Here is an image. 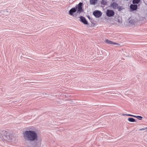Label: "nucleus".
Here are the masks:
<instances>
[{"mask_svg":"<svg viewBox=\"0 0 147 147\" xmlns=\"http://www.w3.org/2000/svg\"><path fill=\"white\" fill-rule=\"evenodd\" d=\"M23 136L26 140L34 142L38 140L37 134L34 131H26L23 133Z\"/></svg>","mask_w":147,"mask_h":147,"instance_id":"1","label":"nucleus"},{"mask_svg":"<svg viewBox=\"0 0 147 147\" xmlns=\"http://www.w3.org/2000/svg\"><path fill=\"white\" fill-rule=\"evenodd\" d=\"M82 7V3L80 2L76 6V7H73L69 10V13L73 16L76 17L77 14H80L83 11Z\"/></svg>","mask_w":147,"mask_h":147,"instance_id":"2","label":"nucleus"},{"mask_svg":"<svg viewBox=\"0 0 147 147\" xmlns=\"http://www.w3.org/2000/svg\"><path fill=\"white\" fill-rule=\"evenodd\" d=\"M14 137L11 134L8 135V132L3 129L0 130V139L3 142H12Z\"/></svg>","mask_w":147,"mask_h":147,"instance_id":"3","label":"nucleus"},{"mask_svg":"<svg viewBox=\"0 0 147 147\" xmlns=\"http://www.w3.org/2000/svg\"><path fill=\"white\" fill-rule=\"evenodd\" d=\"M27 147H40L39 144L36 141L30 142L28 144Z\"/></svg>","mask_w":147,"mask_h":147,"instance_id":"4","label":"nucleus"},{"mask_svg":"<svg viewBox=\"0 0 147 147\" xmlns=\"http://www.w3.org/2000/svg\"><path fill=\"white\" fill-rule=\"evenodd\" d=\"M106 15L109 17H111L114 16L115 15V13L113 10L108 9L106 11Z\"/></svg>","mask_w":147,"mask_h":147,"instance_id":"5","label":"nucleus"},{"mask_svg":"<svg viewBox=\"0 0 147 147\" xmlns=\"http://www.w3.org/2000/svg\"><path fill=\"white\" fill-rule=\"evenodd\" d=\"M93 14L95 17L99 18L102 15V13L100 11H96L94 12Z\"/></svg>","mask_w":147,"mask_h":147,"instance_id":"6","label":"nucleus"},{"mask_svg":"<svg viewBox=\"0 0 147 147\" xmlns=\"http://www.w3.org/2000/svg\"><path fill=\"white\" fill-rule=\"evenodd\" d=\"M110 6L112 8L114 9L118 8V5L115 2H113L111 5Z\"/></svg>","mask_w":147,"mask_h":147,"instance_id":"7","label":"nucleus"},{"mask_svg":"<svg viewBox=\"0 0 147 147\" xmlns=\"http://www.w3.org/2000/svg\"><path fill=\"white\" fill-rule=\"evenodd\" d=\"M80 21L83 22L84 24H88V22L86 20V19L83 16H80Z\"/></svg>","mask_w":147,"mask_h":147,"instance_id":"8","label":"nucleus"},{"mask_svg":"<svg viewBox=\"0 0 147 147\" xmlns=\"http://www.w3.org/2000/svg\"><path fill=\"white\" fill-rule=\"evenodd\" d=\"M105 42L109 44H113L114 45H118V44L117 43L113 42L107 39L105 40Z\"/></svg>","mask_w":147,"mask_h":147,"instance_id":"9","label":"nucleus"},{"mask_svg":"<svg viewBox=\"0 0 147 147\" xmlns=\"http://www.w3.org/2000/svg\"><path fill=\"white\" fill-rule=\"evenodd\" d=\"M130 8L133 11L136 10L137 8V6L136 5H130Z\"/></svg>","mask_w":147,"mask_h":147,"instance_id":"10","label":"nucleus"},{"mask_svg":"<svg viewBox=\"0 0 147 147\" xmlns=\"http://www.w3.org/2000/svg\"><path fill=\"white\" fill-rule=\"evenodd\" d=\"M97 0H90V3L91 5H95L97 3Z\"/></svg>","mask_w":147,"mask_h":147,"instance_id":"11","label":"nucleus"},{"mask_svg":"<svg viewBox=\"0 0 147 147\" xmlns=\"http://www.w3.org/2000/svg\"><path fill=\"white\" fill-rule=\"evenodd\" d=\"M128 120L129 121L131 122H134L136 121L135 119L132 118H129L128 119Z\"/></svg>","mask_w":147,"mask_h":147,"instance_id":"12","label":"nucleus"},{"mask_svg":"<svg viewBox=\"0 0 147 147\" xmlns=\"http://www.w3.org/2000/svg\"><path fill=\"white\" fill-rule=\"evenodd\" d=\"M134 117L140 120H141L143 118L141 116H136L134 115Z\"/></svg>","mask_w":147,"mask_h":147,"instance_id":"13","label":"nucleus"},{"mask_svg":"<svg viewBox=\"0 0 147 147\" xmlns=\"http://www.w3.org/2000/svg\"><path fill=\"white\" fill-rule=\"evenodd\" d=\"M140 0H133L132 3L133 4H138L140 2Z\"/></svg>","mask_w":147,"mask_h":147,"instance_id":"14","label":"nucleus"},{"mask_svg":"<svg viewBox=\"0 0 147 147\" xmlns=\"http://www.w3.org/2000/svg\"><path fill=\"white\" fill-rule=\"evenodd\" d=\"M123 115H126L127 116H131L134 117V115H132L131 114H123Z\"/></svg>","mask_w":147,"mask_h":147,"instance_id":"15","label":"nucleus"},{"mask_svg":"<svg viewBox=\"0 0 147 147\" xmlns=\"http://www.w3.org/2000/svg\"><path fill=\"white\" fill-rule=\"evenodd\" d=\"M147 127H146L145 128H142V129H139L138 130L139 131H143V130H147Z\"/></svg>","mask_w":147,"mask_h":147,"instance_id":"16","label":"nucleus"},{"mask_svg":"<svg viewBox=\"0 0 147 147\" xmlns=\"http://www.w3.org/2000/svg\"><path fill=\"white\" fill-rule=\"evenodd\" d=\"M64 96L65 97H68V95H64Z\"/></svg>","mask_w":147,"mask_h":147,"instance_id":"17","label":"nucleus"},{"mask_svg":"<svg viewBox=\"0 0 147 147\" xmlns=\"http://www.w3.org/2000/svg\"><path fill=\"white\" fill-rule=\"evenodd\" d=\"M103 0H102V3H103Z\"/></svg>","mask_w":147,"mask_h":147,"instance_id":"18","label":"nucleus"},{"mask_svg":"<svg viewBox=\"0 0 147 147\" xmlns=\"http://www.w3.org/2000/svg\"><path fill=\"white\" fill-rule=\"evenodd\" d=\"M147 131V130H146V131Z\"/></svg>","mask_w":147,"mask_h":147,"instance_id":"19","label":"nucleus"}]
</instances>
